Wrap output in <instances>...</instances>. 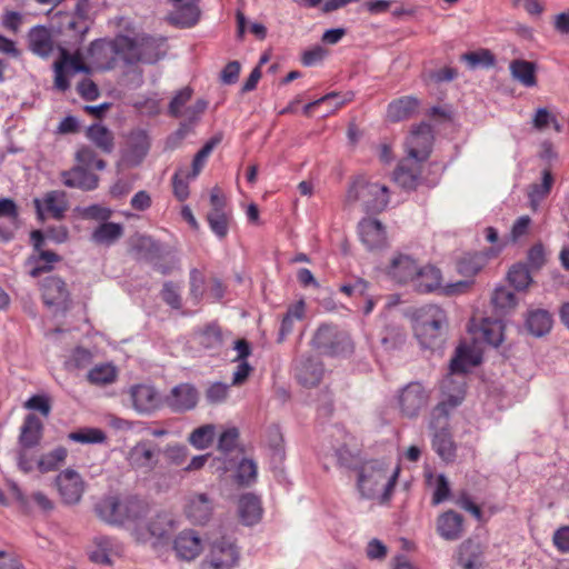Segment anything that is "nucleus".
Wrapping results in <instances>:
<instances>
[{"label":"nucleus","mask_w":569,"mask_h":569,"mask_svg":"<svg viewBox=\"0 0 569 569\" xmlns=\"http://www.w3.org/2000/svg\"><path fill=\"white\" fill-rule=\"evenodd\" d=\"M481 356L472 347L460 345L450 362V373L440 383V400L433 408V419L447 417L449 412L459 407L466 396V373L469 368L478 366Z\"/></svg>","instance_id":"nucleus-1"},{"label":"nucleus","mask_w":569,"mask_h":569,"mask_svg":"<svg viewBox=\"0 0 569 569\" xmlns=\"http://www.w3.org/2000/svg\"><path fill=\"white\" fill-rule=\"evenodd\" d=\"M400 473V466L389 472L383 461L371 460L363 463L358 472L357 487L361 497L378 498L381 503L390 500Z\"/></svg>","instance_id":"nucleus-2"},{"label":"nucleus","mask_w":569,"mask_h":569,"mask_svg":"<svg viewBox=\"0 0 569 569\" xmlns=\"http://www.w3.org/2000/svg\"><path fill=\"white\" fill-rule=\"evenodd\" d=\"M447 328V313L437 305H425L412 313L413 333L423 348L431 349L440 345Z\"/></svg>","instance_id":"nucleus-3"},{"label":"nucleus","mask_w":569,"mask_h":569,"mask_svg":"<svg viewBox=\"0 0 569 569\" xmlns=\"http://www.w3.org/2000/svg\"><path fill=\"white\" fill-rule=\"evenodd\" d=\"M127 46L129 42L126 34H117L113 39H97L88 48L86 59L92 70H111L119 61L127 63Z\"/></svg>","instance_id":"nucleus-4"},{"label":"nucleus","mask_w":569,"mask_h":569,"mask_svg":"<svg viewBox=\"0 0 569 569\" xmlns=\"http://www.w3.org/2000/svg\"><path fill=\"white\" fill-rule=\"evenodd\" d=\"M311 346L319 353L332 357L353 351V343L348 332L328 323L318 327L311 339Z\"/></svg>","instance_id":"nucleus-5"},{"label":"nucleus","mask_w":569,"mask_h":569,"mask_svg":"<svg viewBox=\"0 0 569 569\" xmlns=\"http://www.w3.org/2000/svg\"><path fill=\"white\" fill-rule=\"evenodd\" d=\"M348 200L361 201L365 211L379 213L389 203V190L385 184L359 178L348 190Z\"/></svg>","instance_id":"nucleus-6"},{"label":"nucleus","mask_w":569,"mask_h":569,"mask_svg":"<svg viewBox=\"0 0 569 569\" xmlns=\"http://www.w3.org/2000/svg\"><path fill=\"white\" fill-rule=\"evenodd\" d=\"M43 437V423L41 419L29 413L23 419L19 433V457L18 465L23 472H30L34 469V456L29 453L30 449L36 448Z\"/></svg>","instance_id":"nucleus-7"},{"label":"nucleus","mask_w":569,"mask_h":569,"mask_svg":"<svg viewBox=\"0 0 569 569\" xmlns=\"http://www.w3.org/2000/svg\"><path fill=\"white\" fill-rule=\"evenodd\" d=\"M128 523L124 527L131 531L132 536L138 542H146L152 537L161 536L162 532L158 530L152 523L148 521L149 503L137 497H127Z\"/></svg>","instance_id":"nucleus-8"},{"label":"nucleus","mask_w":569,"mask_h":569,"mask_svg":"<svg viewBox=\"0 0 569 569\" xmlns=\"http://www.w3.org/2000/svg\"><path fill=\"white\" fill-rule=\"evenodd\" d=\"M127 64L137 62L154 63L166 53V38L139 33L127 36Z\"/></svg>","instance_id":"nucleus-9"},{"label":"nucleus","mask_w":569,"mask_h":569,"mask_svg":"<svg viewBox=\"0 0 569 569\" xmlns=\"http://www.w3.org/2000/svg\"><path fill=\"white\" fill-rule=\"evenodd\" d=\"M431 390L421 382L412 381L401 388L396 396V405L402 418L416 419L429 406Z\"/></svg>","instance_id":"nucleus-10"},{"label":"nucleus","mask_w":569,"mask_h":569,"mask_svg":"<svg viewBox=\"0 0 569 569\" xmlns=\"http://www.w3.org/2000/svg\"><path fill=\"white\" fill-rule=\"evenodd\" d=\"M441 271L438 268L428 264L419 267L416 278L413 279L411 286L416 291L420 293H429L441 289L442 292L447 296L458 293L460 292L461 288L466 287L463 282H457L448 284L446 287H441Z\"/></svg>","instance_id":"nucleus-11"},{"label":"nucleus","mask_w":569,"mask_h":569,"mask_svg":"<svg viewBox=\"0 0 569 569\" xmlns=\"http://www.w3.org/2000/svg\"><path fill=\"white\" fill-rule=\"evenodd\" d=\"M230 337L231 332L229 330H223L217 321H211L200 326L196 328L192 333L194 343L212 356L221 352Z\"/></svg>","instance_id":"nucleus-12"},{"label":"nucleus","mask_w":569,"mask_h":569,"mask_svg":"<svg viewBox=\"0 0 569 569\" xmlns=\"http://www.w3.org/2000/svg\"><path fill=\"white\" fill-rule=\"evenodd\" d=\"M211 210L207 213V221L211 231L219 238L224 239L229 232L231 211L219 188H213L210 193Z\"/></svg>","instance_id":"nucleus-13"},{"label":"nucleus","mask_w":569,"mask_h":569,"mask_svg":"<svg viewBox=\"0 0 569 569\" xmlns=\"http://www.w3.org/2000/svg\"><path fill=\"white\" fill-rule=\"evenodd\" d=\"M239 561V550L228 538L222 537L212 543L202 569H233Z\"/></svg>","instance_id":"nucleus-14"},{"label":"nucleus","mask_w":569,"mask_h":569,"mask_svg":"<svg viewBox=\"0 0 569 569\" xmlns=\"http://www.w3.org/2000/svg\"><path fill=\"white\" fill-rule=\"evenodd\" d=\"M433 142L432 128L428 123L417 126L406 140L407 158L416 162H425L431 152Z\"/></svg>","instance_id":"nucleus-15"},{"label":"nucleus","mask_w":569,"mask_h":569,"mask_svg":"<svg viewBox=\"0 0 569 569\" xmlns=\"http://www.w3.org/2000/svg\"><path fill=\"white\" fill-rule=\"evenodd\" d=\"M160 449L150 440L138 441L127 453V462L134 470L152 471L159 462Z\"/></svg>","instance_id":"nucleus-16"},{"label":"nucleus","mask_w":569,"mask_h":569,"mask_svg":"<svg viewBox=\"0 0 569 569\" xmlns=\"http://www.w3.org/2000/svg\"><path fill=\"white\" fill-rule=\"evenodd\" d=\"M448 416L439 417L438 419H433V410L431 411L429 427L431 429H439L435 432L432 439V448L437 452V455L446 462H452L456 459V443L452 440L450 432L447 429L448 426Z\"/></svg>","instance_id":"nucleus-17"},{"label":"nucleus","mask_w":569,"mask_h":569,"mask_svg":"<svg viewBox=\"0 0 569 569\" xmlns=\"http://www.w3.org/2000/svg\"><path fill=\"white\" fill-rule=\"evenodd\" d=\"M129 395L132 408L140 415H150L163 403L160 393L151 385H134L130 388Z\"/></svg>","instance_id":"nucleus-18"},{"label":"nucleus","mask_w":569,"mask_h":569,"mask_svg":"<svg viewBox=\"0 0 569 569\" xmlns=\"http://www.w3.org/2000/svg\"><path fill=\"white\" fill-rule=\"evenodd\" d=\"M127 506V497L120 499L117 496H107L100 499L94 506L96 515L104 522L113 526L124 527L128 518L124 508Z\"/></svg>","instance_id":"nucleus-19"},{"label":"nucleus","mask_w":569,"mask_h":569,"mask_svg":"<svg viewBox=\"0 0 569 569\" xmlns=\"http://www.w3.org/2000/svg\"><path fill=\"white\" fill-rule=\"evenodd\" d=\"M56 483L66 505H76L81 500L84 492V481L79 472L66 469L57 476Z\"/></svg>","instance_id":"nucleus-20"},{"label":"nucleus","mask_w":569,"mask_h":569,"mask_svg":"<svg viewBox=\"0 0 569 569\" xmlns=\"http://www.w3.org/2000/svg\"><path fill=\"white\" fill-rule=\"evenodd\" d=\"M33 204L41 220L44 219V214L56 220H61L68 210L67 194L60 190L47 192L42 199H34Z\"/></svg>","instance_id":"nucleus-21"},{"label":"nucleus","mask_w":569,"mask_h":569,"mask_svg":"<svg viewBox=\"0 0 569 569\" xmlns=\"http://www.w3.org/2000/svg\"><path fill=\"white\" fill-rule=\"evenodd\" d=\"M358 233L368 250H380L388 246L386 227L378 219L363 218L358 223Z\"/></svg>","instance_id":"nucleus-22"},{"label":"nucleus","mask_w":569,"mask_h":569,"mask_svg":"<svg viewBox=\"0 0 569 569\" xmlns=\"http://www.w3.org/2000/svg\"><path fill=\"white\" fill-rule=\"evenodd\" d=\"M198 391L190 383H180L173 387L163 402L174 412H183L193 409L198 402Z\"/></svg>","instance_id":"nucleus-23"},{"label":"nucleus","mask_w":569,"mask_h":569,"mask_svg":"<svg viewBox=\"0 0 569 569\" xmlns=\"http://www.w3.org/2000/svg\"><path fill=\"white\" fill-rule=\"evenodd\" d=\"M173 9L168 16V20L173 26L182 28L193 27L200 17L199 0H170Z\"/></svg>","instance_id":"nucleus-24"},{"label":"nucleus","mask_w":569,"mask_h":569,"mask_svg":"<svg viewBox=\"0 0 569 569\" xmlns=\"http://www.w3.org/2000/svg\"><path fill=\"white\" fill-rule=\"evenodd\" d=\"M41 296L44 305L66 309L69 302V291L66 282L54 276L47 277L41 282Z\"/></svg>","instance_id":"nucleus-25"},{"label":"nucleus","mask_w":569,"mask_h":569,"mask_svg":"<svg viewBox=\"0 0 569 569\" xmlns=\"http://www.w3.org/2000/svg\"><path fill=\"white\" fill-rule=\"evenodd\" d=\"M183 510L193 525H204L211 518L213 505L207 495L194 493L186 499Z\"/></svg>","instance_id":"nucleus-26"},{"label":"nucleus","mask_w":569,"mask_h":569,"mask_svg":"<svg viewBox=\"0 0 569 569\" xmlns=\"http://www.w3.org/2000/svg\"><path fill=\"white\" fill-rule=\"evenodd\" d=\"M60 177L63 186L82 191L94 190L99 184V177L97 174L78 164L69 170L62 171Z\"/></svg>","instance_id":"nucleus-27"},{"label":"nucleus","mask_w":569,"mask_h":569,"mask_svg":"<svg viewBox=\"0 0 569 569\" xmlns=\"http://www.w3.org/2000/svg\"><path fill=\"white\" fill-rule=\"evenodd\" d=\"M419 266L410 256L396 254L387 268V274L398 283H412Z\"/></svg>","instance_id":"nucleus-28"},{"label":"nucleus","mask_w":569,"mask_h":569,"mask_svg":"<svg viewBox=\"0 0 569 569\" xmlns=\"http://www.w3.org/2000/svg\"><path fill=\"white\" fill-rule=\"evenodd\" d=\"M436 529L442 539L458 540L463 532V517L453 510H448L437 518Z\"/></svg>","instance_id":"nucleus-29"},{"label":"nucleus","mask_w":569,"mask_h":569,"mask_svg":"<svg viewBox=\"0 0 569 569\" xmlns=\"http://www.w3.org/2000/svg\"><path fill=\"white\" fill-rule=\"evenodd\" d=\"M501 251V246L492 247L480 252L466 253L458 261L459 272L468 276L478 273L488 260L497 257Z\"/></svg>","instance_id":"nucleus-30"},{"label":"nucleus","mask_w":569,"mask_h":569,"mask_svg":"<svg viewBox=\"0 0 569 569\" xmlns=\"http://www.w3.org/2000/svg\"><path fill=\"white\" fill-rule=\"evenodd\" d=\"M177 556L184 560L197 558L202 551V540L193 530H183L174 539Z\"/></svg>","instance_id":"nucleus-31"},{"label":"nucleus","mask_w":569,"mask_h":569,"mask_svg":"<svg viewBox=\"0 0 569 569\" xmlns=\"http://www.w3.org/2000/svg\"><path fill=\"white\" fill-rule=\"evenodd\" d=\"M149 148L150 142L147 133L142 130L133 131L129 134L123 159L130 166H138L147 156Z\"/></svg>","instance_id":"nucleus-32"},{"label":"nucleus","mask_w":569,"mask_h":569,"mask_svg":"<svg viewBox=\"0 0 569 569\" xmlns=\"http://www.w3.org/2000/svg\"><path fill=\"white\" fill-rule=\"evenodd\" d=\"M261 500L254 493H244L238 501V513L241 521L247 526L258 523L262 517Z\"/></svg>","instance_id":"nucleus-33"},{"label":"nucleus","mask_w":569,"mask_h":569,"mask_svg":"<svg viewBox=\"0 0 569 569\" xmlns=\"http://www.w3.org/2000/svg\"><path fill=\"white\" fill-rule=\"evenodd\" d=\"M121 552L120 543L109 537H98L94 539V549L90 553L91 561L100 565H111L112 557Z\"/></svg>","instance_id":"nucleus-34"},{"label":"nucleus","mask_w":569,"mask_h":569,"mask_svg":"<svg viewBox=\"0 0 569 569\" xmlns=\"http://www.w3.org/2000/svg\"><path fill=\"white\" fill-rule=\"evenodd\" d=\"M421 176V163L405 158L395 170V181L405 189L416 188Z\"/></svg>","instance_id":"nucleus-35"},{"label":"nucleus","mask_w":569,"mask_h":569,"mask_svg":"<svg viewBox=\"0 0 569 569\" xmlns=\"http://www.w3.org/2000/svg\"><path fill=\"white\" fill-rule=\"evenodd\" d=\"M482 553L479 542L467 539L458 548L457 561L465 569H477L481 566Z\"/></svg>","instance_id":"nucleus-36"},{"label":"nucleus","mask_w":569,"mask_h":569,"mask_svg":"<svg viewBox=\"0 0 569 569\" xmlns=\"http://www.w3.org/2000/svg\"><path fill=\"white\" fill-rule=\"evenodd\" d=\"M419 108V100L413 97H401L389 103L387 118L392 122H398L412 117Z\"/></svg>","instance_id":"nucleus-37"},{"label":"nucleus","mask_w":569,"mask_h":569,"mask_svg":"<svg viewBox=\"0 0 569 569\" xmlns=\"http://www.w3.org/2000/svg\"><path fill=\"white\" fill-rule=\"evenodd\" d=\"M28 42L30 50L40 57H48L53 50L51 33L42 26L33 27L29 31Z\"/></svg>","instance_id":"nucleus-38"},{"label":"nucleus","mask_w":569,"mask_h":569,"mask_svg":"<svg viewBox=\"0 0 569 569\" xmlns=\"http://www.w3.org/2000/svg\"><path fill=\"white\" fill-rule=\"evenodd\" d=\"M552 316L543 309L529 310L526 317V328L535 337L547 335L552 328Z\"/></svg>","instance_id":"nucleus-39"},{"label":"nucleus","mask_w":569,"mask_h":569,"mask_svg":"<svg viewBox=\"0 0 569 569\" xmlns=\"http://www.w3.org/2000/svg\"><path fill=\"white\" fill-rule=\"evenodd\" d=\"M323 376V366L321 362L307 359L297 367L296 377L298 381L305 387L317 386Z\"/></svg>","instance_id":"nucleus-40"},{"label":"nucleus","mask_w":569,"mask_h":569,"mask_svg":"<svg viewBox=\"0 0 569 569\" xmlns=\"http://www.w3.org/2000/svg\"><path fill=\"white\" fill-rule=\"evenodd\" d=\"M87 138L103 153H111L114 149L113 133L100 123L91 124L87 129Z\"/></svg>","instance_id":"nucleus-41"},{"label":"nucleus","mask_w":569,"mask_h":569,"mask_svg":"<svg viewBox=\"0 0 569 569\" xmlns=\"http://www.w3.org/2000/svg\"><path fill=\"white\" fill-rule=\"evenodd\" d=\"M132 249L144 260L154 262L160 259L162 250L158 241L150 236H137L132 239Z\"/></svg>","instance_id":"nucleus-42"},{"label":"nucleus","mask_w":569,"mask_h":569,"mask_svg":"<svg viewBox=\"0 0 569 569\" xmlns=\"http://www.w3.org/2000/svg\"><path fill=\"white\" fill-rule=\"evenodd\" d=\"M123 236V226L116 222H102L91 233V241L110 246Z\"/></svg>","instance_id":"nucleus-43"},{"label":"nucleus","mask_w":569,"mask_h":569,"mask_svg":"<svg viewBox=\"0 0 569 569\" xmlns=\"http://www.w3.org/2000/svg\"><path fill=\"white\" fill-rule=\"evenodd\" d=\"M222 136L216 134L212 138H210L203 147L194 154L192 164H191V171L187 173V179H196L202 169L204 168L210 154L212 153L213 149L221 142Z\"/></svg>","instance_id":"nucleus-44"},{"label":"nucleus","mask_w":569,"mask_h":569,"mask_svg":"<svg viewBox=\"0 0 569 569\" xmlns=\"http://www.w3.org/2000/svg\"><path fill=\"white\" fill-rule=\"evenodd\" d=\"M305 312L306 303L303 300H299L296 303L288 307V310L282 318L279 330L280 342L283 341V339L292 332L295 322L303 319Z\"/></svg>","instance_id":"nucleus-45"},{"label":"nucleus","mask_w":569,"mask_h":569,"mask_svg":"<svg viewBox=\"0 0 569 569\" xmlns=\"http://www.w3.org/2000/svg\"><path fill=\"white\" fill-rule=\"evenodd\" d=\"M67 456L68 450L64 447H57L50 452L41 455L39 458L34 457V468L37 467L42 473L56 470L64 462Z\"/></svg>","instance_id":"nucleus-46"},{"label":"nucleus","mask_w":569,"mask_h":569,"mask_svg":"<svg viewBox=\"0 0 569 569\" xmlns=\"http://www.w3.org/2000/svg\"><path fill=\"white\" fill-rule=\"evenodd\" d=\"M510 71L513 79L525 87H533L537 83L535 64L526 60H513L510 63Z\"/></svg>","instance_id":"nucleus-47"},{"label":"nucleus","mask_w":569,"mask_h":569,"mask_svg":"<svg viewBox=\"0 0 569 569\" xmlns=\"http://www.w3.org/2000/svg\"><path fill=\"white\" fill-rule=\"evenodd\" d=\"M479 331L483 341L493 347H498L503 340V325L500 320L483 319Z\"/></svg>","instance_id":"nucleus-48"},{"label":"nucleus","mask_w":569,"mask_h":569,"mask_svg":"<svg viewBox=\"0 0 569 569\" xmlns=\"http://www.w3.org/2000/svg\"><path fill=\"white\" fill-rule=\"evenodd\" d=\"M118 372L114 366L110 363H101L94 366L87 373V380L91 385L106 386L116 381Z\"/></svg>","instance_id":"nucleus-49"},{"label":"nucleus","mask_w":569,"mask_h":569,"mask_svg":"<svg viewBox=\"0 0 569 569\" xmlns=\"http://www.w3.org/2000/svg\"><path fill=\"white\" fill-rule=\"evenodd\" d=\"M207 108L208 102L204 99H198L194 103L186 107L181 117L184 119V122L180 124L178 133L183 136L189 126L194 124L200 120Z\"/></svg>","instance_id":"nucleus-50"},{"label":"nucleus","mask_w":569,"mask_h":569,"mask_svg":"<svg viewBox=\"0 0 569 569\" xmlns=\"http://www.w3.org/2000/svg\"><path fill=\"white\" fill-rule=\"evenodd\" d=\"M57 63H63V68L67 69V71L71 70L74 73H90L92 71V67L88 61H83V57L79 51L71 54L67 50L62 49L60 60L57 61Z\"/></svg>","instance_id":"nucleus-51"},{"label":"nucleus","mask_w":569,"mask_h":569,"mask_svg":"<svg viewBox=\"0 0 569 569\" xmlns=\"http://www.w3.org/2000/svg\"><path fill=\"white\" fill-rule=\"evenodd\" d=\"M216 436V427L213 425H204L194 429L189 436V442L197 449L208 448Z\"/></svg>","instance_id":"nucleus-52"},{"label":"nucleus","mask_w":569,"mask_h":569,"mask_svg":"<svg viewBox=\"0 0 569 569\" xmlns=\"http://www.w3.org/2000/svg\"><path fill=\"white\" fill-rule=\"evenodd\" d=\"M258 467L251 459H242L236 471V481L240 486H250L257 480Z\"/></svg>","instance_id":"nucleus-53"},{"label":"nucleus","mask_w":569,"mask_h":569,"mask_svg":"<svg viewBox=\"0 0 569 569\" xmlns=\"http://www.w3.org/2000/svg\"><path fill=\"white\" fill-rule=\"evenodd\" d=\"M76 161L78 166H82L87 170L92 168L103 170L107 164L104 160L98 159L96 151L88 146H83L77 151Z\"/></svg>","instance_id":"nucleus-54"},{"label":"nucleus","mask_w":569,"mask_h":569,"mask_svg":"<svg viewBox=\"0 0 569 569\" xmlns=\"http://www.w3.org/2000/svg\"><path fill=\"white\" fill-rule=\"evenodd\" d=\"M68 438L80 443H102L106 441V433L99 428H82L70 432Z\"/></svg>","instance_id":"nucleus-55"},{"label":"nucleus","mask_w":569,"mask_h":569,"mask_svg":"<svg viewBox=\"0 0 569 569\" xmlns=\"http://www.w3.org/2000/svg\"><path fill=\"white\" fill-rule=\"evenodd\" d=\"M192 94L193 90L190 87H184L177 91L169 103L168 113L174 118L182 117V111L188 107L187 103L191 100Z\"/></svg>","instance_id":"nucleus-56"},{"label":"nucleus","mask_w":569,"mask_h":569,"mask_svg":"<svg viewBox=\"0 0 569 569\" xmlns=\"http://www.w3.org/2000/svg\"><path fill=\"white\" fill-rule=\"evenodd\" d=\"M508 280L517 290H523L530 284L531 276L525 264L518 263L509 270Z\"/></svg>","instance_id":"nucleus-57"},{"label":"nucleus","mask_w":569,"mask_h":569,"mask_svg":"<svg viewBox=\"0 0 569 569\" xmlns=\"http://www.w3.org/2000/svg\"><path fill=\"white\" fill-rule=\"evenodd\" d=\"M93 361V355L89 349L77 347L72 350L68 360L66 361L69 369H84Z\"/></svg>","instance_id":"nucleus-58"},{"label":"nucleus","mask_w":569,"mask_h":569,"mask_svg":"<svg viewBox=\"0 0 569 569\" xmlns=\"http://www.w3.org/2000/svg\"><path fill=\"white\" fill-rule=\"evenodd\" d=\"M492 305L503 312L513 309L517 305L516 296L507 288H497L491 298Z\"/></svg>","instance_id":"nucleus-59"},{"label":"nucleus","mask_w":569,"mask_h":569,"mask_svg":"<svg viewBox=\"0 0 569 569\" xmlns=\"http://www.w3.org/2000/svg\"><path fill=\"white\" fill-rule=\"evenodd\" d=\"M461 60L467 62V64L471 69H475L478 66L491 67L495 64L493 54L489 50H486V49H482L480 51L467 52L461 56Z\"/></svg>","instance_id":"nucleus-60"},{"label":"nucleus","mask_w":569,"mask_h":569,"mask_svg":"<svg viewBox=\"0 0 569 569\" xmlns=\"http://www.w3.org/2000/svg\"><path fill=\"white\" fill-rule=\"evenodd\" d=\"M552 183L553 178L551 172L549 170H543L541 183L531 186V190L529 192L531 201H540L546 198L551 190Z\"/></svg>","instance_id":"nucleus-61"},{"label":"nucleus","mask_w":569,"mask_h":569,"mask_svg":"<svg viewBox=\"0 0 569 569\" xmlns=\"http://www.w3.org/2000/svg\"><path fill=\"white\" fill-rule=\"evenodd\" d=\"M206 278L204 274L197 268L190 270V295L198 302L204 292Z\"/></svg>","instance_id":"nucleus-62"},{"label":"nucleus","mask_w":569,"mask_h":569,"mask_svg":"<svg viewBox=\"0 0 569 569\" xmlns=\"http://www.w3.org/2000/svg\"><path fill=\"white\" fill-rule=\"evenodd\" d=\"M550 123L553 124L556 131H560L561 127L557 119L546 108H539L532 120V124L537 130H545Z\"/></svg>","instance_id":"nucleus-63"},{"label":"nucleus","mask_w":569,"mask_h":569,"mask_svg":"<svg viewBox=\"0 0 569 569\" xmlns=\"http://www.w3.org/2000/svg\"><path fill=\"white\" fill-rule=\"evenodd\" d=\"M552 542L559 552L569 553V526L558 528L552 536Z\"/></svg>","instance_id":"nucleus-64"}]
</instances>
